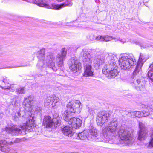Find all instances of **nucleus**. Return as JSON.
Listing matches in <instances>:
<instances>
[{"instance_id": "obj_21", "label": "nucleus", "mask_w": 153, "mask_h": 153, "mask_svg": "<svg viewBox=\"0 0 153 153\" xmlns=\"http://www.w3.org/2000/svg\"><path fill=\"white\" fill-rule=\"evenodd\" d=\"M7 142L4 140H0V149L2 152H7L10 151V149L5 144Z\"/></svg>"}, {"instance_id": "obj_43", "label": "nucleus", "mask_w": 153, "mask_h": 153, "mask_svg": "<svg viewBox=\"0 0 153 153\" xmlns=\"http://www.w3.org/2000/svg\"><path fill=\"white\" fill-rule=\"evenodd\" d=\"M73 26L76 27L77 26V25L75 24V25H73Z\"/></svg>"}, {"instance_id": "obj_35", "label": "nucleus", "mask_w": 153, "mask_h": 153, "mask_svg": "<svg viewBox=\"0 0 153 153\" xmlns=\"http://www.w3.org/2000/svg\"><path fill=\"white\" fill-rule=\"evenodd\" d=\"M2 79L3 82L4 83L7 84H9V79H7L6 77L5 78L2 77V79Z\"/></svg>"}, {"instance_id": "obj_30", "label": "nucleus", "mask_w": 153, "mask_h": 153, "mask_svg": "<svg viewBox=\"0 0 153 153\" xmlns=\"http://www.w3.org/2000/svg\"><path fill=\"white\" fill-rule=\"evenodd\" d=\"M46 23L53 27H57L59 25V24L57 23L52 22H47Z\"/></svg>"}, {"instance_id": "obj_18", "label": "nucleus", "mask_w": 153, "mask_h": 153, "mask_svg": "<svg viewBox=\"0 0 153 153\" xmlns=\"http://www.w3.org/2000/svg\"><path fill=\"white\" fill-rule=\"evenodd\" d=\"M105 57L103 56L99 55L95 57L93 61L94 66L98 68L104 62Z\"/></svg>"}, {"instance_id": "obj_33", "label": "nucleus", "mask_w": 153, "mask_h": 153, "mask_svg": "<svg viewBox=\"0 0 153 153\" xmlns=\"http://www.w3.org/2000/svg\"><path fill=\"white\" fill-rule=\"evenodd\" d=\"M103 36V41H109L111 40V37L108 36Z\"/></svg>"}, {"instance_id": "obj_14", "label": "nucleus", "mask_w": 153, "mask_h": 153, "mask_svg": "<svg viewBox=\"0 0 153 153\" xmlns=\"http://www.w3.org/2000/svg\"><path fill=\"white\" fill-rule=\"evenodd\" d=\"M118 134L121 140L124 141H128V142H130L131 137L129 131L126 129H121L118 132Z\"/></svg>"}, {"instance_id": "obj_7", "label": "nucleus", "mask_w": 153, "mask_h": 153, "mask_svg": "<svg viewBox=\"0 0 153 153\" xmlns=\"http://www.w3.org/2000/svg\"><path fill=\"white\" fill-rule=\"evenodd\" d=\"M67 54V49L65 48H62L61 51V52L59 53L57 55L56 57V60L57 65L59 68L58 71H60L59 73L60 76H64V71L62 68L63 66V61L66 58Z\"/></svg>"}, {"instance_id": "obj_15", "label": "nucleus", "mask_w": 153, "mask_h": 153, "mask_svg": "<svg viewBox=\"0 0 153 153\" xmlns=\"http://www.w3.org/2000/svg\"><path fill=\"white\" fill-rule=\"evenodd\" d=\"M140 130L138 133V139L140 140L144 139L146 137L147 133L144 124L142 122L139 123Z\"/></svg>"}, {"instance_id": "obj_22", "label": "nucleus", "mask_w": 153, "mask_h": 153, "mask_svg": "<svg viewBox=\"0 0 153 153\" xmlns=\"http://www.w3.org/2000/svg\"><path fill=\"white\" fill-rule=\"evenodd\" d=\"M117 68V64L113 61H110L108 64H105L104 66V70H107L108 68H111V69H115Z\"/></svg>"}, {"instance_id": "obj_17", "label": "nucleus", "mask_w": 153, "mask_h": 153, "mask_svg": "<svg viewBox=\"0 0 153 153\" xmlns=\"http://www.w3.org/2000/svg\"><path fill=\"white\" fill-rule=\"evenodd\" d=\"M6 130L7 132L11 134L12 135H17L22 134L21 130L15 126L11 127H6Z\"/></svg>"}, {"instance_id": "obj_31", "label": "nucleus", "mask_w": 153, "mask_h": 153, "mask_svg": "<svg viewBox=\"0 0 153 153\" xmlns=\"http://www.w3.org/2000/svg\"><path fill=\"white\" fill-rule=\"evenodd\" d=\"M87 38L90 40H93L95 39V36L93 34L89 35L87 36Z\"/></svg>"}, {"instance_id": "obj_45", "label": "nucleus", "mask_w": 153, "mask_h": 153, "mask_svg": "<svg viewBox=\"0 0 153 153\" xmlns=\"http://www.w3.org/2000/svg\"><path fill=\"white\" fill-rule=\"evenodd\" d=\"M11 90H12V91H13V90H13V89H12Z\"/></svg>"}, {"instance_id": "obj_25", "label": "nucleus", "mask_w": 153, "mask_h": 153, "mask_svg": "<svg viewBox=\"0 0 153 153\" xmlns=\"http://www.w3.org/2000/svg\"><path fill=\"white\" fill-rule=\"evenodd\" d=\"M147 74L150 79L153 81V63L150 65Z\"/></svg>"}, {"instance_id": "obj_29", "label": "nucleus", "mask_w": 153, "mask_h": 153, "mask_svg": "<svg viewBox=\"0 0 153 153\" xmlns=\"http://www.w3.org/2000/svg\"><path fill=\"white\" fill-rule=\"evenodd\" d=\"M147 147L149 148L153 147V131L151 134L150 141Z\"/></svg>"}, {"instance_id": "obj_4", "label": "nucleus", "mask_w": 153, "mask_h": 153, "mask_svg": "<svg viewBox=\"0 0 153 153\" xmlns=\"http://www.w3.org/2000/svg\"><path fill=\"white\" fill-rule=\"evenodd\" d=\"M81 56L82 57V61L85 68L84 76L87 77L91 76L93 75L91 66L93 58L91 57L89 51L83 49L81 53Z\"/></svg>"}, {"instance_id": "obj_40", "label": "nucleus", "mask_w": 153, "mask_h": 153, "mask_svg": "<svg viewBox=\"0 0 153 153\" xmlns=\"http://www.w3.org/2000/svg\"><path fill=\"white\" fill-rule=\"evenodd\" d=\"M16 102L17 100H15L14 102L12 103V105H13L14 107H15L16 108L17 105Z\"/></svg>"}, {"instance_id": "obj_6", "label": "nucleus", "mask_w": 153, "mask_h": 153, "mask_svg": "<svg viewBox=\"0 0 153 153\" xmlns=\"http://www.w3.org/2000/svg\"><path fill=\"white\" fill-rule=\"evenodd\" d=\"M117 126V120L116 119L114 118L111 120L107 127L102 130V134L106 139L108 138L110 139L111 136L116 134V131Z\"/></svg>"}, {"instance_id": "obj_26", "label": "nucleus", "mask_w": 153, "mask_h": 153, "mask_svg": "<svg viewBox=\"0 0 153 153\" xmlns=\"http://www.w3.org/2000/svg\"><path fill=\"white\" fill-rule=\"evenodd\" d=\"M72 121H75L76 122V124L74 125L75 127L76 128H78L80 127L82 123V121L79 118H76L75 117L72 118V119L71 120Z\"/></svg>"}, {"instance_id": "obj_42", "label": "nucleus", "mask_w": 153, "mask_h": 153, "mask_svg": "<svg viewBox=\"0 0 153 153\" xmlns=\"http://www.w3.org/2000/svg\"><path fill=\"white\" fill-rule=\"evenodd\" d=\"M56 0L58 1L61 2V1H62L63 0Z\"/></svg>"}, {"instance_id": "obj_10", "label": "nucleus", "mask_w": 153, "mask_h": 153, "mask_svg": "<svg viewBox=\"0 0 153 153\" xmlns=\"http://www.w3.org/2000/svg\"><path fill=\"white\" fill-rule=\"evenodd\" d=\"M147 59L144 55L140 54L135 69L133 72V74L134 76L137 75H139L141 74V67L144 62Z\"/></svg>"}, {"instance_id": "obj_8", "label": "nucleus", "mask_w": 153, "mask_h": 153, "mask_svg": "<svg viewBox=\"0 0 153 153\" xmlns=\"http://www.w3.org/2000/svg\"><path fill=\"white\" fill-rule=\"evenodd\" d=\"M60 123L61 121L59 120V117L52 119L48 116L45 117L43 123L45 126L48 128H53L55 126H59L60 125Z\"/></svg>"}, {"instance_id": "obj_36", "label": "nucleus", "mask_w": 153, "mask_h": 153, "mask_svg": "<svg viewBox=\"0 0 153 153\" xmlns=\"http://www.w3.org/2000/svg\"><path fill=\"white\" fill-rule=\"evenodd\" d=\"M12 141H11L8 143V144H12L13 143H17L19 141V140L18 139L14 138L12 139Z\"/></svg>"}, {"instance_id": "obj_34", "label": "nucleus", "mask_w": 153, "mask_h": 153, "mask_svg": "<svg viewBox=\"0 0 153 153\" xmlns=\"http://www.w3.org/2000/svg\"><path fill=\"white\" fill-rule=\"evenodd\" d=\"M13 85H10L9 86L8 85L7 87H4L1 86H0V87L3 89H8L10 90V88H11L13 87Z\"/></svg>"}, {"instance_id": "obj_27", "label": "nucleus", "mask_w": 153, "mask_h": 153, "mask_svg": "<svg viewBox=\"0 0 153 153\" xmlns=\"http://www.w3.org/2000/svg\"><path fill=\"white\" fill-rule=\"evenodd\" d=\"M107 59L108 60H113L114 61L117 59V56L111 53H108V56L107 57Z\"/></svg>"}, {"instance_id": "obj_39", "label": "nucleus", "mask_w": 153, "mask_h": 153, "mask_svg": "<svg viewBox=\"0 0 153 153\" xmlns=\"http://www.w3.org/2000/svg\"><path fill=\"white\" fill-rule=\"evenodd\" d=\"M36 111L38 112V113H39L40 114H41V113H40L41 111H42V108L40 107H37L36 110Z\"/></svg>"}, {"instance_id": "obj_44", "label": "nucleus", "mask_w": 153, "mask_h": 153, "mask_svg": "<svg viewBox=\"0 0 153 153\" xmlns=\"http://www.w3.org/2000/svg\"><path fill=\"white\" fill-rule=\"evenodd\" d=\"M22 66H16V67H21Z\"/></svg>"}, {"instance_id": "obj_2", "label": "nucleus", "mask_w": 153, "mask_h": 153, "mask_svg": "<svg viewBox=\"0 0 153 153\" xmlns=\"http://www.w3.org/2000/svg\"><path fill=\"white\" fill-rule=\"evenodd\" d=\"M45 52L44 48H42L37 52V57L39 60L36 65L37 68L41 71H45L46 69V66H47L48 69L56 71L57 69L54 62V56L51 53H45Z\"/></svg>"}, {"instance_id": "obj_11", "label": "nucleus", "mask_w": 153, "mask_h": 153, "mask_svg": "<svg viewBox=\"0 0 153 153\" xmlns=\"http://www.w3.org/2000/svg\"><path fill=\"white\" fill-rule=\"evenodd\" d=\"M132 113L135 114V117H146L149 115V117L150 118L153 119V117L151 116L152 115H153V109L149 107H147V108L141 111H135L134 113Z\"/></svg>"}, {"instance_id": "obj_38", "label": "nucleus", "mask_w": 153, "mask_h": 153, "mask_svg": "<svg viewBox=\"0 0 153 153\" xmlns=\"http://www.w3.org/2000/svg\"><path fill=\"white\" fill-rule=\"evenodd\" d=\"M95 39L97 40L103 41V36L99 35L97 37L95 36Z\"/></svg>"}, {"instance_id": "obj_13", "label": "nucleus", "mask_w": 153, "mask_h": 153, "mask_svg": "<svg viewBox=\"0 0 153 153\" xmlns=\"http://www.w3.org/2000/svg\"><path fill=\"white\" fill-rule=\"evenodd\" d=\"M59 98L55 95L48 97L45 100L44 105L46 107L51 105L56 106L60 103Z\"/></svg>"}, {"instance_id": "obj_1", "label": "nucleus", "mask_w": 153, "mask_h": 153, "mask_svg": "<svg viewBox=\"0 0 153 153\" xmlns=\"http://www.w3.org/2000/svg\"><path fill=\"white\" fill-rule=\"evenodd\" d=\"M34 98L33 96H29L25 97L23 102V105L25 110L26 112L22 110V108L19 109L15 114L14 117V121H17L18 120V117L21 116L25 118H27L25 124L23 125L22 128L25 131H31L32 127L34 123V117L33 115H31L30 111L32 110V104L34 102Z\"/></svg>"}, {"instance_id": "obj_3", "label": "nucleus", "mask_w": 153, "mask_h": 153, "mask_svg": "<svg viewBox=\"0 0 153 153\" xmlns=\"http://www.w3.org/2000/svg\"><path fill=\"white\" fill-rule=\"evenodd\" d=\"M81 104L80 102L78 100H76L74 102L72 101L69 102L66 105L67 110L62 114V118L68 124L71 125L70 126L72 128H76L74 125L76 124V123L75 121H72V118H71L70 116L80 112L82 108L80 107Z\"/></svg>"}, {"instance_id": "obj_32", "label": "nucleus", "mask_w": 153, "mask_h": 153, "mask_svg": "<svg viewBox=\"0 0 153 153\" xmlns=\"http://www.w3.org/2000/svg\"><path fill=\"white\" fill-rule=\"evenodd\" d=\"M108 68V70H106V71H105V70H104V67H103V68L102 69V72H103V73L104 74H105V75L107 74L108 73V72H111V71L113 70V69H111V68Z\"/></svg>"}, {"instance_id": "obj_5", "label": "nucleus", "mask_w": 153, "mask_h": 153, "mask_svg": "<svg viewBox=\"0 0 153 153\" xmlns=\"http://www.w3.org/2000/svg\"><path fill=\"white\" fill-rule=\"evenodd\" d=\"M120 68L124 70H128L131 66L136 65V60L131 54H126L119 60Z\"/></svg>"}, {"instance_id": "obj_20", "label": "nucleus", "mask_w": 153, "mask_h": 153, "mask_svg": "<svg viewBox=\"0 0 153 153\" xmlns=\"http://www.w3.org/2000/svg\"><path fill=\"white\" fill-rule=\"evenodd\" d=\"M76 139L82 140H90L88 132L86 131H84L82 132L79 133L77 135Z\"/></svg>"}, {"instance_id": "obj_16", "label": "nucleus", "mask_w": 153, "mask_h": 153, "mask_svg": "<svg viewBox=\"0 0 153 153\" xmlns=\"http://www.w3.org/2000/svg\"><path fill=\"white\" fill-rule=\"evenodd\" d=\"M82 67L81 63L76 59H73L71 60V65L70 69L74 72H76L80 69Z\"/></svg>"}, {"instance_id": "obj_37", "label": "nucleus", "mask_w": 153, "mask_h": 153, "mask_svg": "<svg viewBox=\"0 0 153 153\" xmlns=\"http://www.w3.org/2000/svg\"><path fill=\"white\" fill-rule=\"evenodd\" d=\"M88 111L89 112L90 114H93L94 113V108L90 107H88Z\"/></svg>"}, {"instance_id": "obj_24", "label": "nucleus", "mask_w": 153, "mask_h": 153, "mask_svg": "<svg viewBox=\"0 0 153 153\" xmlns=\"http://www.w3.org/2000/svg\"><path fill=\"white\" fill-rule=\"evenodd\" d=\"M118 73L119 72L116 68L113 69L112 71L108 73L106 75L108 78L112 79L117 76L118 74Z\"/></svg>"}, {"instance_id": "obj_9", "label": "nucleus", "mask_w": 153, "mask_h": 153, "mask_svg": "<svg viewBox=\"0 0 153 153\" xmlns=\"http://www.w3.org/2000/svg\"><path fill=\"white\" fill-rule=\"evenodd\" d=\"M110 116V114L108 112L102 111L99 112L97 114L96 118L97 125L100 126H102L103 125L108 121Z\"/></svg>"}, {"instance_id": "obj_28", "label": "nucleus", "mask_w": 153, "mask_h": 153, "mask_svg": "<svg viewBox=\"0 0 153 153\" xmlns=\"http://www.w3.org/2000/svg\"><path fill=\"white\" fill-rule=\"evenodd\" d=\"M25 88L24 87L19 88L16 90V92L17 94H22L25 92Z\"/></svg>"}, {"instance_id": "obj_19", "label": "nucleus", "mask_w": 153, "mask_h": 153, "mask_svg": "<svg viewBox=\"0 0 153 153\" xmlns=\"http://www.w3.org/2000/svg\"><path fill=\"white\" fill-rule=\"evenodd\" d=\"M62 129V131L64 134L69 137H71L74 134L72 128L70 126H65Z\"/></svg>"}, {"instance_id": "obj_41", "label": "nucleus", "mask_w": 153, "mask_h": 153, "mask_svg": "<svg viewBox=\"0 0 153 153\" xmlns=\"http://www.w3.org/2000/svg\"><path fill=\"white\" fill-rule=\"evenodd\" d=\"M134 112H131L130 113H129V114H130L131 115V117H135V114L132 113H134Z\"/></svg>"}, {"instance_id": "obj_23", "label": "nucleus", "mask_w": 153, "mask_h": 153, "mask_svg": "<svg viewBox=\"0 0 153 153\" xmlns=\"http://www.w3.org/2000/svg\"><path fill=\"white\" fill-rule=\"evenodd\" d=\"M97 134L98 131L97 130L94 128L91 129H90L88 133L90 140L91 139L94 140L95 138L97 137Z\"/></svg>"}, {"instance_id": "obj_46", "label": "nucleus", "mask_w": 153, "mask_h": 153, "mask_svg": "<svg viewBox=\"0 0 153 153\" xmlns=\"http://www.w3.org/2000/svg\"><path fill=\"white\" fill-rule=\"evenodd\" d=\"M76 21H75V22H74V23H76Z\"/></svg>"}, {"instance_id": "obj_12", "label": "nucleus", "mask_w": 153, "mask_h": 153, "mask_svg": "<svg viewBox=\"0 0 153 153\" xmlns=\"http://www.w3.org/2000/svg\"><path fill=\"white\" fill-rule=\"evenodd\" d=\"M144 78L141 76L131 82L132 86L137 91H143L145 89Z\"/></svg>"}]
</instances>
